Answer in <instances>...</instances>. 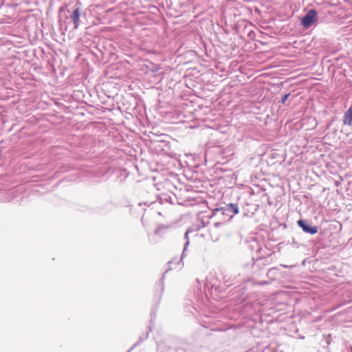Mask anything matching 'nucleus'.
<instances>
[{
    "label": "nucleus",
    "instance_id": "nucleus-6",
    "mask_svg": "<svg viewBox=\"0 0 352 352\" xmlns=\"http://www.w3.org/2000/svg\"><path fill=\"white\" fill-rule=\"evenodd\" d=\"M343 124L347 126L352 125V105L345 111L344 114Z\"/></svg>",
    "mask_w": 352,
    "mask_h": 352
},
{
    "label": "nucleus",
    "instance_id": "nucleus-7",
    "mask_svg": "<svg viewBox=\"0 0 352 352\" xmlns=\"http://www.w3.org/2000/svg\"><path fill=\"white\" fill-rule=\"evenodd\" d=\"M168 227L166 226L161 225L158 226V228L155 230V234L157 235L164 234L166 231L168 230Z\"/></svg>",
    "mask_w": 352,
    "mask_h": 352
},
{
    "label": "nucleus",
    "instance_id": "nucleus-3",
    "mask_svg": "<svg viewBox=\"0 0 352 352\" xmlns=\"http://www.w3.org/2000/svg\"><path fill=\"white\" fill-rule=\"evenodd\" d=\"M82 14L80 6H75L74 9L69 15V19L74 23V29L77 30L80 25V16Z\"/></svg>",
    "mask_w": 352,
    "mask_h": 352
},
{
    "label": "nucleus",
    "instance_id": "nucleus-4",
    "mask_svg": "<svg viewBox=\"0 0 352 352\" xmlns=\"http://www.w3.org/2000/svg\"><path fill=\"white\" fill-rule=\"evenodd\" d=\"M298 225L306 233L314 234L318 232V228L316 226H309V225L305 220L298 221Z\"/></svg>",
    "mask_w": 352,
    "mask_h": 352
},
{
    "label": "nucleus",
    "instance_id": "nucleus-9",
    "mask_svg": "<svg viewBox=\"0 0 352 352\" xmlns=\"http://www.w3.org/2000/svg\"><path fill=\"white\" fill-rule=\"evenodd\" d=\"M222 225H223V223H221V222H216L214 224V227H216V228H218L219 226H222Z\"/></svg>",
    "mask_w": 352,
    "mask_h": 352
},
{
    "label": "nucleus",
    "instance_id": "nucleus-1",
    "mask_svg": "<svg viewBox=\"0 0 352 352\" xmlns=\"http://www.w3.org/2000/svg\"><path fill=\"white\" fill-rule=\"evenodd\" d=\"M239 213V208L236 204H226L221 208L213 210V214L219 218L223 217V220L228 221L235 214Z\"/></svg>",
    "mask_w": 352,
    "mask_h": 352
},
{
    "label": "nucleus",
    "instance_id": "nucleus-2",
    "mask_svg": "<svg viewBox=\"0 0 352 352\" xmlns=\"http://www.w3.org/2000/svg\"><path fill=\"white\" fill-rule=\"evenodd\" d=\"M317 12L314 10H309L305 16L302 19L301 23L305 28H309L315 21Z\"/></svg>",
    "mask_w": 352,
    "mask_h": 352
},
{
    "label": "nucleus",
    "instance_id": "nucleus-8",
    "mask_svg": "<svg viewBox=\"0 0 352 352\" xmlns=\"http://www.w3.org/2000/svg\"><path fill=\"white\" fill-rule=\"evenodd\" d=\"M289 95H290V94H285V95L283 97V98H282V100H281V102H282L283 104H285V102H286V100H287V98H289Z\"/></svg>",
    "mask_w": 352,
    "mask_h": 352
},
{
    "label": "nucleus",
    "instance_id": "nucleus-5",
    "mask_svg": "<svg viewBox=\"0 0 352 352\" xmlns=\"http://www.w3.org/2000/svg\"><path fill=\"white\" fill-rule=\"evenodd\" d=\"M189 232H190L189 230H187L185 232L184 238L186 240V243L184 244L183 252H182V256H181V258H180L179 261L177 262V259L174 258V259H172L170 261H169L170 264H172L173 263H177L178 265H180V263H182L181 266H179V268H182L183 267V265H184V264L182 263V260H183L184 257L185 256V252L186 251V250L188 248V246L189 245V239H188V234H189Z\"/></svg>",
    "mask_w": 352,
    "mask_h": 352
}]
</instances>
